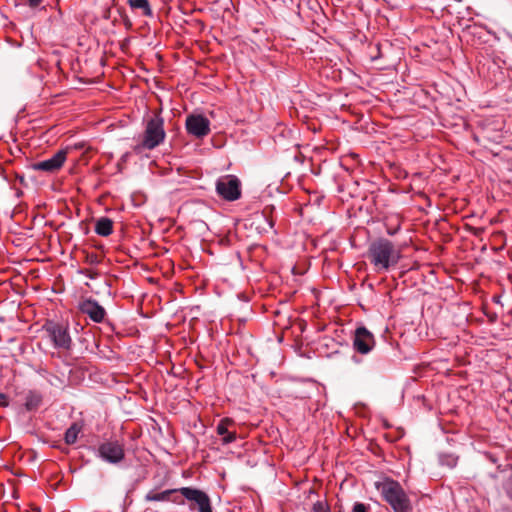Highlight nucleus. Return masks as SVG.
I'll return each mask as SVG.
<instances>
[{"instance_id": "18", "label": "nucleus", "mask_w": 512, "mask_h": 512, "mask_svg": "<svg viewBox=\"0 0 512 512\" xmlns=\"http://www.w3.org/2000/svg\"><path fill=\"white\" fill-rule=\"evenodd\" d=\"M117 11L122 19V23L125 26V28L127 30L132 29L133 23L129 16L126 14L125 10L123 8H118Z\"/></svg>"}, {"instance_id": "25", "label": "nucleus", "mask_w": 512, "mask_h": 512, "mask_svg": "<svg viewBox=\"0 0 512 512\" xmlns=\"http://www.w3.org/2000/svg\"><path fill=\"white\" fill-rule=\"evenodd\" d=\"M47 381L51 384V385H54V386H57V382H61V380L59 379V377L55 376V375H51L50 378L47 379Z\"/></svg>"}, {"instance_id": "20", "label": "nucleus", "mask_w": 512, "mask_h": 512, "mask_svg": "<svg viewBox=\"0 0 512 512\" xmlns=\"http://www.w3.org/2000/svg\"><path fill=\"white\" fill-rule=\"evenodd\" d=\"M85 263L89 265H98L101 263V258L96 253H86L85 254Z\"/></svg>"}, {"instance_id": "6", "label": "nucleus", "mask_w": 512, "mask_h": 512, "mask_svg": "<svg viewBox=\"0 0 512 512\" xmlns=\"http://www.w3.org/2000/svg\"><path fill=\"white\" fill-rule=\"evenodd\" d=\"M217 194L226 201H236L241 197V182L235 175H224L216 181Z\"/></svg>"}, {"instance_id": "19", "label": "nucleus", "mask_w": 512, "mask_h": 512, "mask_svg": "<svg viewBox=\"0 0 512 512\" xmlns=\"http://www.w3.org/2000/svg\"><path fill=\"white\" fill-rule=\"evenodd\" d=\"M369 50H370L369 55H370V58L372 61H375L382 57L381 45L379 43H377L375 45H371Z\"/></svg>"}, {"instance_id": "2", "label": "nucleus", "mask_w": 512, "mask_h": 512, "mask_svg": "<svg viewBox=\"0 0 512 512\" xmlns=\"http://www.w3.org/2000/svg\"><path fill=\"white\" fill-rule=\"evenodd\" d=\"M375 488L394 512H412L410 498L398 481L385 478L383 481L375 482Z\"/></svg>"}, {"instance_id": "12", "label": "nucleus", "mask_w": 512, "mask_h": 512, "mask_svg": "<svg viewBox=\"0 0 512 512\" xmlns=\"http://www.w3.org/2000/svg\"><path fill=\"white\" fill-rule=\"evenodd\" d=\"M177 494H179V488L167 489L162 492L152 490L145 495L144 499L146 502L171 501L178 505H184V500Z\"/></svg>"}, {"instance_id": "31", "label": "nucleus", "mask_w": 512, "mask_h": 512, "mask_svg": "<svg viewBox=\"0 0 512 512\" xmlns=\"http://www.w3.org/2000/svg\"><path fill=\"white\" fill-rule=\"evenodd\" d=\"M113 5H116V0H113Z\"/></svg>"}, {"instance_id": "10", "label": "nucleus", "mask_w": 512, "mask_h": 512, "mask_svg": "<svg viewBox=\"0 0 512 512\" xmlns=\"http://www.w3.org/2000/svg\"><path fill=\"white\" fill-rule=\"evenodd\" d=\"M67 158V150L56 152L51 158L32 164L34 170L55 173L61 169Z\"/></svg>"}, {"instance_id": "9", "label": "nucleus", "mask_w": 512, "mask_h": 512, "mask_svg": "<svg viewBox=\"0 0 512 512\" xmlns=\"http://www.w3.org/2000/svg\"><path fill=\"white\" fill-rule=\"evenodd\" d=\"M375 345L374 335L364 326L356 328L353 337V348L360 354L369 353Z\"/></svg>"}, {"instance_id": "13", "label": "nucleus", "mask_w": 512, "mask_h": 512, "mask_svg": "<svg viewBox=\"0 0 512 512\" xmlns=\"http://www.w3.org/2000/svg\"><path fill=\"white\" fill-rule=\"evenodd\" d=\"M234 425V421L230 418H224L220 420L216 427L218 435L222 436V444L227 445L234 442L237 438L236 431H230L229 427Z\"/></svg>"}, {"instance_id": "3", "label": "nucleus", "mask_w": 512, "mask_h": 512, "mask_svg": "<svg viewBox=\"0 0 512 512\" xmlns=\"http://www.w3.org/2000/svg\"><path fill=\"white\" fill-rule=\"evenodd\" d=\"M164 119L160 114H154L145 124L142 139L132 147L134 154H141L146 150H153L165 140Z\"/></svg>"}, {"instance_id": "14", "label": "nucleus", "mask_w": 512, "mask_h": 512, "mask_svg": "<svg viewBox=\"0 0 512 512\" xmlns=\"http://www.w3.org/2000/svg\"><path fill=\"white\" fill-rule=\"evenodd\" d=\"M42 394L38 391L31 390L25 396L24 406L27 411H34L42 404Z\"/></svg>"}, {"instance_id": "4", "label": "nucleus", "mask_w": 512, "mask_h": 512, "mask_svg": "<svg viewBox=\"0 0 512 512\" xmlns=\"http://www.w3.org/2000/svg\"><path fill=\"white\" fill-rule=\"evenodd\" d=\"M179 494L184 502H188L190 511L213 512L211 499L203 490L194 487H181L179 488Z\"/></svg>"}, {"instance_id": "11", "label": "nucleus", "mask_w": 512, "mask_h": 512, "mask_svg": "<svg viewBox=\"0 0 512 512\" xmlns=\"http://www.w3.org/2000/svg\"><path fill=\"white\" fill-rule=\"evenodd\" d=\"M79 310L87 315L92 321L101 323L106 315V311L96 300L88 298L81 301L78 305Z\"/></svg>"}, {"instance_id": "16", "label": "nucleus", "mask_w": 512, "mask_h": 512, "mask_svg": "<svg viewBox=\"0 0 512 512\" xmlns=\"http://www.w3.org/2000/svg\"><path fill=\"white\" fill-rule=\"evenodd\" d=\"M127 3L132 10H140L143 16H153V11L148 0H128Z\"/></svg>"}, {"instance_id": "30", "label": "nucleus", "mask_w": 512, "mask_h": 512, "mask_svg": "<svg viewBox=\"0 0 512 512\" xmlns=\"http://www.w3.org/2000/svg\"><path fill=\"white\" fill-rule=\"evenodd\" d=\"M269 225H270V227H273V222L269 221Z\"/></svg>"}, {"instance_id": "7", "label": "nucleus", "mask_w": 512, "mask_h": 512, "mask_svg": "<svg viewBox=\"0 0 512 512\" xmlns=\"http://www.w3.org/2000/svg\"><path fill=\"white\" fill-rule=\"evenodd\" d=\"M188 134L195 138H204L210 133V121L201 114L188 115L185 122Z\"/></svg>"}, {"instance_id": "17", "label": "nucleus", "mask_w": 512, "mask_h": 512, "mask_svg": "<svg viewBox=\"0 0 512 512\" xmlns=\"http://www.w3.org/2000/svg\"><path fill=\"white\" fill-rule=\"evenodd\" d=\"M82 429H83L82 423H80V422L72 423L71 426L65 432V435H64L65 443L68 445L74 444L77 441L78 435L82 431Z\"/></svg>"}, {"instance_id": "27", "label": "nucleus", "mask_w": 512, "mask_h": 512, "mask_svg": "<svg viewBox=\"0 0 512 512\" xmlns=\"http://www.w3.org/2000/svg\"><path fill=\"white\" fill-rule=\"evenodd\" d=\"M504 489H505L507 496L512 501V486L509 484H505Z\"/></svg>"}, {"instance_id": "1", "label": "nucleus", "mask_w": 512, "mask_h": 512, "mask_svg": "<svg viewBox=\"0 0 512 512\" xmlns=\"http://www.w3.org/2000/svg\"><path fill=\"white\" fill-rule=\"evenodd\" d=\"M367 257L375 271L382 272L388 271L391 267L397 265L401 254L390 240L379 238L370 244Z\"/></svg>"}, {"instance_id": "29", "label": "nucleus", "mask_w": 512, "mask_h": 512, "mask_svg": "<svg viewBox=\"0 0 512 512\" xmlns=\"http://www.w3.org/2000/svg\"><path fill=\"white\" fill-rule=\"evenodd\" d=\"M397 229L393 230V229H389L387 232L389 235H394L396 233Z\"/></svg>"}, {"instance_id": "22", "label": "nucleus", "mask_w": 512, "mask_h": 512, "mask_svg": "<svg viewBox=\"0 0 512 512\" xmlns=\"http://www.w3.org/2000/svg\"><path fill=\"white\" fill-rule=\"evenodd\" d=\"M25 5L30 7L31 9H36L40 7L44 0H22Z\"/></svg>"}, {"instance_id": "8", "label": "nucleus", "mask_w": 512, "mask_h": 512, "mask_svg": "<svg viewBox=\"0 0 512 512\" xmlns=\"http://www.w3.org/2000/svg\"><path fill=\"white\" fill-rule=\"evenodd\" d=\"M98 454L104 461L117 464L125 457L124 446L118 441H106L98 447Z\"/></svg>"}, {"instance_id": "15", "label": "nucleus", "mask_w": 512, "mask_h": 512, "mask_svg": "<svg viewBox=\"0 0 512 512\" xmlns=\"http://www.w3.org/2000/svg\"><path fill=\"white\" fill-rule=\"evenodd\" d=\"M96 234L107 237L113 232V221L108 217H101L95 223Z\"/></svg>"}, {"instance_id": "5", "label": "nucleus", "mask_w": 512, "mask_h": 512, "mask_svg": "<svg viewBox=\"0 0 512 512\" xmlns=\"http://www.w3.org/2000/svg\"><path fill=\"white\" fill-rule=\"evenodd\" d=\"M43 329L53 343L54 348L66 351L71 349L72 338L70 336L69 328L67 325L48 320L44 324Z\"/></svg>"}, {"instance_id": "28", "label": "nucleus", "mask_w": 512, "mask_h": 512, "mask_svg": "<svg viewBox=\"0 0 512 512\" xmlns=\"http://www.w3.org/2000/svg\"><path fill=\"white\" fill-rule=\"evenodd\" d=\"M102 17L106 20L110 19V17H111V8L110 7H107L104 9Z\"/></svg>"}, {"instance_id": "21", "label": "nucleus", "mask_w": 512, "mask_h": 512, "mask_svg": "<svg viewBox=\"0 0 512 512\" xmlns=\"http://www.w3.org/2000/svg\"><path fill=\"white\" fill-rule=\"evenodd\" d=\"M370 506L361 502H355L352 507V512H369Z\"/></svg>"}, {"instance_id": "24", "label": "nucleus", "mask_w": 512, "mask_h": 512, "mask_svg": "<svg viewBox=\"0 0 512 512\" xmlns=\"http://www.w3.org/2000/svg\"><path fill=\"white\" fill-rule=\"evenodd\" d=\"M8 405H9V402L7 400V396L3 393H0V406L7 407Z\"/></svg>"}, {"instance_id": "23", "label": "nucleus", "mask_w": 512, "mask_h": 512, "mask_svg": "<svg viewBox=\"0 0 512 512\" xmlns=\"http://www.w3.org/2000/svg\"><path fill=\"white\" fill-rule=\"evenodd\" d=\"M86 277L90 278V279H95L97 278L98 276V272L92 270V269H87L85 271L82 272Z\"/></svg>"}, {"instance_id": "26", "label": "nucleus", "mask_w": 512, "mask_h": 512, "mask_svg": "<svg viewBox=\"0 0 512 512\" xmlns=\"http://www.w3.org/2000/svg\"><path fill=\"white\" fill-rule=\"evenodd\" d=\"M457 458H454L452 456L447 457V465H449L451 468L456 466Z\"/></svg>"}]
</instances>
